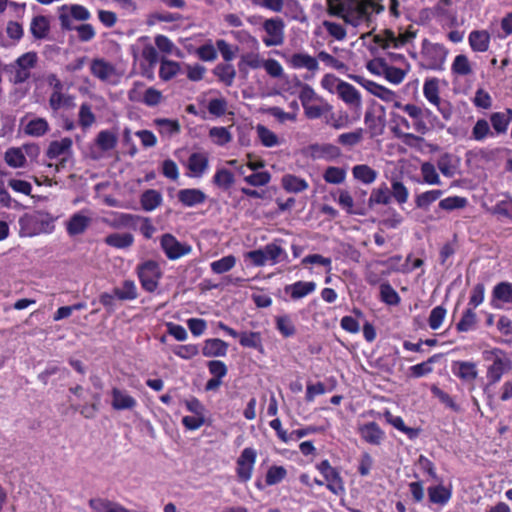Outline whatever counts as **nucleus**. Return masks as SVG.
<instances>
[{
  "label": "nucleus",
  "instance_id": "nucleus-35",
  "mask_svg": "<svg viewBox=\"0 0 512 512\" xmlns=\"http://www.w3.org/2000/svg\"><path fill=\"white\" fill-rule=\"evenodd\" d=\"M391 202V192L386 183L373 188L368 199V207L372 209L375 205H388Z\"/></svg>",
  "mask_w": 512,
  "mask_h": 512
},
{
  "label": "nucleus",
  "instance_id": "nucleus-29",
  "mask_svg": "<svg viewBox=\"0 0 512 512\" xmlns=\"http://www.w3.org/2000/svg\"><path fill=\"white\" fill-rule=\"evenodd\" d=\"M383 416L388 424L392 425L398 431L404 433L410 440H413L419 436V428L406 426L402 417L393 415L388 409L384 411Z\"/></svg>",
  "mask_w": 512,
  "mask_h": 512
},
{
  "label": "nucleus",
  "instance_id": "nucleus-27",
  "mask_svg": "<svg viewBox=\"0 0 512 512\" xmlns=\"http://www.w3.org/2000/svg\"><path fill=\"white\" fill-rule=\"evenodd\" d=\"M228 343L219 338H209L204 341L202 354L205 357H224L228 352Z\"/></svg>",
  "mask_w": 512,
  "mask_h": 512
},
{
  "label": "nucleus",
  "instance_id": "nucleus-34",
  "mask_svg": "<svg viewBox=\"0 0 512 512\" xmlns=\"http://www.w3.org/2000/svg\"><path fill=\"white\" fill-rule=\"evenodd\" d=\"M128 298V281H124L123 288H116L112 293H103L100 302L109 310H113L117 302Z\"/></svg>",
  "mask_w": 512,
  "mask_h": 512
},
{
  "label": "nucleus",
  "instance_id": "nucleus-19",
  "mask_svg": "<svg viewBox=\"0 0 512 512\" xmlns=\"http://www.w3.org/2000/svg\"><path fill=\"white\" fill-rule=\"evenodd\" d=\"M336 92L339 98L347 105L356 109L361 108V95L352 84L339 80Z\"/></svg>",
  "mask_w": 512,
  "mask_h": 512
},
{
  "label": "nucleus",
  "instance_id": "nucleus-20",
  "mask_svg": "<svg viewBox=\"0 0 512 512\" xmlns=\"http://www.w3.org/2000/svg\"><path fill=\"white\" fill-rule=\"evenodd\" d=\"M337 202L339 206L349 215L364 216L366 214L364 200L362 202H354V199L348 190H339Z\"/></svg>",
  "mask_w": 512,
  "mask_h": 512
},
{
  "label": "nucleus",
  "instance_id": "nucleus-21",
  "mask_svg": "<svg viewBox=\"0 0 512 512\" xmlns=\"http://www.w3.org/2000/svg\"><path fill=\"white\" fill-rule=\"evenodd\" d=\"M116 142L117 138L113 132L108 130L100 131L96 137L93 148L99 150V152L92 150V157L94 159H99L101 157V152L110 151L115 147Z\"/></svg>",
  "mask_w": 512,
  "mask_h": 512
},
{
  "label": "nucleus",
  "instance_id": "nucleus-16",
  "mask_svg": "<svg viewBox=\"0 0 512 512\" xmlns=\"http://www.w3.org/2000/svg\"><path fill=\"white\" fill-rule=\"evenodd\" d=\"M160 244L165 255L170 260L179 259L189 254L191 251V247L189 245L179 242L175 236L169 233L164 234L161 237Z\"/></svg>",
  "mask_w": 512,
  "mask_h": 512
},
{
  "label": "nucleus",
  "instance_id": "nucleus-25",
  "mask_svg": "<svg viewBox=\"0 0 512 512\" xmlns=\"http://www.w3.org/2000/svg\"><path fill=\"white\" fill-rule=\"evenodd\" d=\"M316 290L314 281H296L286 285L284 291L292 300H299L313 293Z\"/></svg>",
  "mask_w": 512,
  "mask_h": 512
},
{
  "label": "nucleus",
  "instance_id": "nucleus-44",
  "mask_svg": "<svg viewBox=\"0 0 512 512\" xmlns=\"http://www.w3.org/2000/svg\"><path fill=\"white\" fill-rule=\"evenodd\" d=\"M49 105L53 111L74 106L73 98L62 91H52L49 97Z\"/></svg>",
  "mask_w": 512,
  "mask_h": 512
},
{
  "label": "nucleus",
  "instance_id": "nucleus-49",
  "mask_svg": "<svg viewBox=\"0 0 512 512\" xmlns=\"http://www.w3.org/2000/svg\"><path fill=\"white\" fill-rule=\"evenodd\" d=\"M451 490L443 485L432 486L428 488V496L431 503L444 505L451 498Z\"/></svg>",
  "mask_w": 512,
  "mask_h": 512
},
{
  "label": "nucleus",
  "instance_id": "nucleus-51",
  "mask_svg": "<svg viewBox=\"0 0 512 512\" xmlns=\"http://www.w3.org/2000/svg\"><path fill=\"white\" fill-rule=\"evenodd\" d=\"M380 300L387 305L397 306L401 298L389 282H384L380 285Z\"/></svg>",
  "mask_w": 512,
  "mask_h": 512
},
{
  "label": "nucleus",
  "instance_id": "nucleus-45",
  "mask_svg": "<svg viewBox=\"0 0 512 512\" xmlns=\"http://www.w3.org/2000/svg\"><path fill=\"white\" fill-rule=\"evenodd\" d=\"M263 61L258 53L249 52L241 56L238 62V69L242 73H247L248 68L258 69L262 67Z\"/></svg>",
  "mask_w": 512,
  "mask_h": 512
},
{
  "label": "nucleus",
  "instance_id": "nucleus-59",
  "mask_svg": "<svg viewBox=\"0 0 512 512\" xmlns=\"http://www.w3.org/2000/svg\"><path fill=\"white\" fill-rule=\"evenodd\" d=\"M477 323V315L474 312V309L467 308L460 319V321L456 324V330L458 332H468L475 328Z\"/></svg>",
  "mask_w": 512,
  "mask_h": 512
},
{
  "label": "nucleus",
  "instance_id": "nucleus-24",
  "mask_svg": "<svg viewBox=\"0 0 512 512\" xmlns=\"http://www.w3.org/2000/svg\"><path fill=\"white\" fill-rule=\"evenodd\" d=\"M453 374L465 382H473L478 376L477 366L470 361H455L452 364Z\"/></svg>",
  "mask_w": 512,
  "mask_h": 512
},
{
  "label": "nucleus",
  "instance_id": "nucleus-52",
  "mask_svg": "<svg viewBox=\"0 0 512 512\" xmlns=\"http://www.w3.org/2000/svg\"><path fill=\"white\" fill-rule=\"evenodd\" d=\"M275 326L284 338L292 337L296 333V327L289 315L277 316L275 318Z\"/></svg>",
  "mask_w": 512,
  "mask_h": 512
},
{
  "label": "nucleus",
  "instance_id": "nucleus-23",
  "mask_svg": "<svg viewBox=\"0 0 512 512\" xmlns=\"http://www.w3.org/2000/svg\"><path fill=\"white\" fill-rule=\"evenodd\" d=\"M209 167V159L205 153L194 152L187 161V168L191 177H202Z\"/></svg>",
  "mask_w": 512,
  "mask_h": 512
},
{
  "label": "nucleus",
  "instance_id": "nucleus-2",
  "mask_svg": "<svg viewBox=\"0 0 512 512\" xmlns=\"http://www.w3.org/2000/svg\"><path fill=\"white\" fill-rule=\"evenodd\" d=\"M420 66L426 70L442 71L448 55L447 48L440 43L424 39L421 44Z\"/></svg>",
  "mask_w": 512,
  "mask_h": 512
},
{
  "label": "nucleus",
  "instance_id": "nucleus-9",
  "mask_svg": "<svg viewBox=\"0 0 512 512\" xmlns=\"http://www.w3.org/2000/svg\"><path fill=\"white\" fill-rule=\"evenodd\" d=\"M492 354H495V358L493 359L492 364L487 367L486 377H487V387L493 386L500 382L502 376L507 373L511 368V360L505 356L503 351L495 348L492 351Z\"/></svg>",
  "mask_w": 512,
  "mask_h": 512
},
{
  "label": "nucleus",
  "instance_id": "nucleus-64",
  "mask_svg": "<svg viewBox=\"0 0 512 512\" xmlns=\"http://www.w3.org/2000/svg\"><path fill=\"white\" fill-rule=\"evenodd\" d=\"M196 56L204 62H213L217 59V49L216 46L213 45L211 40H208L203 45L199 46L195 50Z\"/></svg>",
  "mask_w": 512,
  "mask_h": 512
},
{
  "label": "nucleus",
  "instance_id": "nucleus-17",
  "mask_svg": "<svg viewBox=\"0 0 512 512\" xmlns=\"http://www.w3.org/2000/svg\"><path fill=\"white\" fill-rule=\"evenodd\" d=\"M358 433L362 441L374 446L381 445L385 439V432L374 421L359 425Z\"/></svg>",
  "mask_w": 512,
  "mask_h": 512
},
{
  "label": "nucleus",
  "instance_id": "nucleus-55",
  "mask_svg": "<svg viewBox=\"0 0 512 512\" xmlns=\"http://www.w3.org/2000/svg\"><path fill=\"white\" fill-rule=\"evenodd\" d=\"M257 136L264 147H275L279 144L278 136L262 124L256 126Z\"/></svg>",
  "mask_w": 512,
  "mask_h": 512
},
{
  "label": "nucleus",
  "instance_id": "nucleus-39",
  "mask_svg": "<svg viewBox=\"0 0 512 512\" xmlns=\"http://www.w3.org/2000/svg\"><path fill=\"white\" fill-rule=\"evenodd\" d=\"M155 45L156 49L160 50L162 53L174 55L177 58H183L184 53L180 48L175 46V44L165 35L159 34L155 36Z\"/></svg>",
  "mask_w": 512,
  "mask_h": 512
},
{
  "label": "nucleus",
  "instance_id": "nucleus-6",
  "mask_svg": "<svg viewBox=\"0 0 512 512\" xmlns=\"http://www.w3.org/2000/svg\"><path fill=\"white\" fill-rule=\"evenodd\" d=\"M134 62H139L140 73L149 80L154 79V69L159 58L157 49L150 43H146L138 54L135 49L132 50Z\"/></svg>",
  "mask_w": 512,
  "mask_h": 512
},
{
  "label": "nucleus",
  "instance_id": "nucleus-11",
  "mask_svg": "<svg viewBox=\"0 0 512 512\" xmlns=\"http://www.w3.org/2000/svg\"><path fill=\"white\" fill-rule=\"evenodd\" d=\"M257 459V451L252 447H246L242 450L236 460V475L240 482H248L253 475L254 466Z\"/></svg>",
  "mask_w": 512,
  "mask_h": 512
},
{
  "label": "nucleus",
  "instance_id": "nucleus-56",
  "mask_svg": "<svg viewBox=\"0 0 512 512\" xmlns=\"http://www.w3.org/2000/svg\"><path fill=\"white\" fill-rule=\"evenodd\" d=\"M423 95L431 104L437 103L439 96V80L435 77L428 78L423 84Z\"/></svg>",
  "mask_w": 512,
  "mask_h": 512
},
{
  "label": "nucleus",
  "instance_id": "nucleus-5",
  "mask_svg": "<svg viewBox=\"0 0 512 512\" xmlns=\"http://www.w3.org/2000/svg\"><path fill=\"white\" fill-rule=\"evenodd\" d=\"M38 56L36 52H27L22 54L16 61L10 65L12 82L21 84L27 81L31 76V70L36 66Z\"/></svg>",
  "mask_w": 512,
  "mask_h": 512
},
{
  "label": "nucleus",
  "instance_id": "nucleus-26",
  "mask_svg": "<svg viewBox=\"0 0 512 512\" xmlns=\"http://www.w3.org/2000/svg\"><path fill=\"white\" fill-rule=\"evenodd\" d=\"M283 242V239L277 238L266 244L263 248L267 256V261H270L272 265L288 260V254L282 247Z\"/></svg>",
  "mask_w": 512,
  "mask_h": 512
},
{
  "label": "nucleus",
  "instance_id": "nucleus-15",
  "mask_svg": "<svg viewBox=\"0 0 512 512\" xmlns=\"http://www.w3.org/2000/svg\"><path fill=\"white\" fill-rule=\"evenodd\" d=\"M352 79L364 87L372 95L380 98L385 102H394V106L401 108L400 102L397 101V95L394 91L380 85L372 80L365 79L362 76H352Z\"/></svg>",
  "mask_w": 512,
  "mask_h": 512
},
{
  "label": "nucleus",
  "instance_id": "nucleus-14",
  "mask_svg": "<svg viewBox=\"0 0 512 512\" xmlns=\"http://www.w3.org/2000/svg\"><path fill=\"white\" fill-rule=\"evenodd\" d=\"M285 23L282 18L275 17L264 21L263 29L267 36L262 41L266 47L279 46L284 42Z\"/></svg>",
  "mask_w": 512,
  "mask_h": 512
},
{
  "label": "nucleus",
  "instance_id": "nucleus-12",
  "mask_svg": "<svg viewBox=\"0 0 512 512\" xmlns=\"http://www.w3.org/2000/svg\"><path fill=\"white\" fill-rule=\"evenodd\" d=\"M219 329L233 338H239V344L244 348H252L257 351H263L262 336L260 332L245 331L238 333L235 329L229 327L223 322L218 323Z\"/></svg>",
  "mask_w": 512,
  "mask_h": 512
},
{
  "label": "nucleus",
  "instance_id": "nucleus-10",
  "mask_svg": "<svg viewBox=\"0 0 512 512\" xmlns=\"http://www.w3.org/2000/svg\"><path fill=\"white\" fill-rule=\"evenodd\" d=\"M162 276L160 267L155 261H146L138 267V278L141 286L148 292H154Z\"/></svg>",
  "mask_w": 512,
  "mask_h": 512
},
{
  "label": "nucleus",
  "instance_id": "nucleus-54",
  "mask_svg": "<svg viewBox=\"0 0 512 512\" xmlns=\"http://www.w3.org/2000/svg\"><path fill=\"white\" fill-rule=\"evenodd\" d=\"M352 0H329L327 12L331 16L346 19Z\"/></svg>",
  "mask_w": 512,
  "mask_h": 512
},
{
  "label": "nucleus",
  "instance_id": "nucleus-1",
  "mask_svg": "<svg viewBox=\"0 0 512 512\" xmlns=\"http://www.w3.org/2000/svg\"><path fill=\"white\" fill-rule=\"evenodd\" d=\"M54 217L42 211L26 213L19 218L20 236L33 237L50 234L55 229Z\"/></svg>",
  "mask_w": 512,
  "mask_h": 512
},
{
  "label": "nucleus",
  "instance_id": "nucleus-7",
  "mask_svg": "<svg viewBox=\"0 0 512 512\" xmlns=\"http://www.w3.org/2000/svg\"><path fill=\"white\" fill-rule=\"evenodd\" d=\"M91 17L89 10L78 4H64L58 8V18L63 30H73V20L86 21Z\"/></svg>",
  "mask_w": 512,
  "mask_h": 512
},
{
  "label": "nucleus",
  "instance_id": "nucleus-42",
  "mask_svg": "<svg viewBox=\"0 0 512 512\" xmlns=\"http://www.w3.org/2000/svg\"><path fill=\"white\" fill-rule=\"evenodd\" d=\"M181 71L180 63L162 58L160 60L159 77L163 81H169L179 74Z\"/></svg>",
  "mask_w": 512,
  "mask_h": 512
},
{
  "label": "nucleus",
  "instance_id": "nucleus-62",
  "mask_svg": "<svg viewBox=\"0 0 512 512\" xmlns=\"http://www.w3.org/2000/svg\"><path fill=\"white\" fill-rule=\"evenodd\" d=\"M89 506L94 512H127L119 505L101 498L91 499Z\"/></svg>",
  "mask_w": 512,
  "mask_h": 512
},
{
  "label": "nucleus",
  "instance_id": "nucleus-36",
  "mask_svg": "<svg viewBox=\"0 0 512 512\" xmlns=\"http://www.w3.org/2000/svg\"><path fill=\"white\" fill-rule=\"evenodd\" d=\"M283 189L288 193H300L308 189V182L293 174H286L281 179Z\"/></svg>",
  "mask_w": 512,
  "mask_h": 512
},
{
  "label": "nucleus",
  "instance_id": "nucleus-48",
  "mask_svg": "<svg viewBox=\"0 0 512 512\" xmlns=\"http://www.w3.org/2000/svg\"><path fill=\"white\" fill-rule=\"evenodd\" d=\"M495 300L512 304V283L503 281L496 284L492 291V301Z\"/></svg>",
  "mask_w": 512,
  "mask_h": 512
},
{
  "label": "nucleus",
  "instance_id": "nucleus-47",
  "mask_svg": "<svg viewBox=\"0 0 512 512\" xmlns=\"http://www.w3.org/2000/svg\"><path fill=\"white\" fill-rule=\"evenodd\" d=\"M237 263V258L230 254L210 263V269L214 274H224L232 270Z\"/></svg>",
  "mask_w": 512,
  "mask_h": 512
},
{
  "label": "nucleus",
  "instance_id": "nucleus-3",
  "mask_svg": "<svg viewBox=\"0 0 512 512\" xmlns=\"http://www.w3.org/2000/svg\"><path fill=\"white\" fill-rule=\"evenodd\" d=\"M384 7L373 0H352L345 22L357 27L370 20L373 12L380 13Z\"/></svg>",
  "mask_w": 512,
  "mask_h": 512
},
{
  "label": "nucleus",
  "instance_id": "nucleus-41",
  "mask_svg": "<svg viewBox=\"0 0 512 512\" xmlns=\"http://www.w3.org/2000/svg\"><path fill=\"white\" fill-rule=\"evenodd\" d=\"M50 30V23L47 17L38 15L35 16L30 24V32L36 39H44L47 37Z\"/></svg>",
  "mask_w": 512,
  "mask_h": 512
},
{
  "label": "nucleus",
  "instance_id": "nucleus-60",
  "mask_svg": "<svg viewBox=\"0 0 512 512\" xmlns=\"http://www.w3.org/2000/svg\"><path fill=\"white\" fill-rule=\"evenodd\" d=\"M420 172L423 182L428 185H440L441 179L436 171L434 164L431 162H423L420 166Z\"/></svg>",
  "mask_w": 512,
  "mask_h": 512
},
{
  "label": "nucleus",
  "instance_id": "nucleus-18",
  "mask_svg": "<svg viewBox=\"0 0 512 512\" xmlns=\"http://www.w3.org/2000/svg\"><path fill=\"white\" fill-rule=\"evenodd\" d=\"M91 216L88 210L74 213L66 223V230L70 236L80 235L85 232L91 223Z\"/></svg>",
  "mask_w": 512,
  "mask_h": 512
},
{
  "label": "nucleus",
  "instance_id": "nucleus-40",
  "mask_svg": "<svg viewBox=\"0 0 512 512\" xmlns=\"http://www.w3.org/2000/svg\"><path fill=\"white\" fill-rule=\"evenodd\" d=\"M352 174L356 180L364 184H372L378 176L377 171L366 164L355 165Z\"/></svg>",
  "mask_w": 512,
  "mask_h": 512
},
{
  "label": "nucleus",
  "instance_id": "nucleus-43",
  "mask_svg": "<svg viewBox=\"0 0 512 512\" xmlns=\"http://www.w3.org/2000/svg\"><path fill=\"white\" fill-rule=\"evenodd\" d=\"M444 194L443 190L433 189L422 192L415 197V206L422 210H427L432 203L437 201Z\"/></svg>",
  "mask_w": 512,
  "mask_h": 512
},
{
  "label": "nucleus",
  "instance_id": "nucleus-30",
  "mask_svg": "<svg viewBox=\"0 0 512 512\" xmlns=\"http://www.w3.org/2000/svg\"><path fill=\"white\" fill-rule=\"evenodd\" d=\"M212 73L217 80L226 87L232 86L236 78V70L229 62L218 63L213 68Z\"/></svg>",
  "mask_w": 512,
  "mask_h": 512
},
{
  "label": "nucleus",
  "instance_id": "nucleus-63",
  "mask_svg": "<svg viewBox=\"0 0 512 512\" xmlns=\"http://www.w3.org/2000/svg\"><path fill=\"white\" fill-rule=\"evenodd\" d=\"M48 129V122L44 118H35L27 123L25 133L34 137H40L43 136Z\"/></svg>",
  "mask_w": 512,
  "mask_h": 512
},
{
  "label": "nucleus",
  "instance_id": "nucleus-31",
  "mask_svg": "<svg viewBox=\"0 0 512 512\" xmlns=\"http://www.w3.org/2000/svg\"><path fill=\"white\" fill-rule=\"evenodd\" d=\"M490 34L486 30H473L470 32L468 41L474 52H486L490 46Z\"/></svg>",
  "mask_w": 512,
  "mask_h": 512
},
{
  "label": "nucleus",
  "instance_id": "nucleus-50",
  "mask_svg": "<svg viewBox=\"0 0 512 512\" xmlns=\"http://www.w3.org/2000/svg\"><path fill=\"white\" fill-rule=\"evenodd\" d=\"M379 63L381 65V67H382V71H383V74H384L385 78L390 83H393V84L397 85V84H400L404 80V78L406 76V73H407L406 70H403L401 68L388 65L382 59L379 61Z\"/></svg>",
  "mask_w": 512,
  "mask_h": 512
},
{
  "label": "nucleus",
  "instance_id": "nucleus-8",
  "mask_svg": "<svg viewBox=\"0 0 512 512\" xmlns=\"http://www.w3.org/2000/svg\"><path fill=\"white\" fill-rule=\"evenodd\" d=\"M316 469L324 477L326 488L331 493L337 496L344 494V481L340 475V472L330 464L329 460H322L316 465Z\"/></svg>",
  "mask_w": 512,
  "mask_h": 512
},
{
  "label": "nucleus",
  "instance_id": "nucleus-28",
  "mask_svg": "<svg viewBox=\"0 0 512 512\" xmlns=\"http://www.w3.org/2000/svg\"><path fill=\"white\" fill-rule=\"evenodd\" d=\"M72 139L68 137L52 141L47 149V156L50 159L62 157L65 159L72 152Z\"/></svg>",
  "mask_w": 512,
  "mask_h": 512
},
{
  "label": "nucleus",
  "instance_id": "nucleus-33",
  "mask_svg": "<svg viewBox=\"0 0 512 512\" xmlns=\"http://www.w3.org/2000/svg\"><path fill=\"white\" fill-rule=\"evenodd\" d=\"M318 58H315L306 53H294L289 60V64L294 69L306 68L311 72L319 69Z\"/></svg>",
  "mask_w": 512,
  "mask_h": 512
},
{
  "label": "nucleus",
  "instance_id": "nucleus-38",
  "mask_svg": "<svg viewBox=\"0 0 512 512\" xmlns=\"http://www.w3.org/2000/svg\"><path fill=\"white\" fill-rule=\"evenodd\" d=\"M212 183L223 191H228L235 183L234 174L226 168H218L212 178Z\"/></svg>",
  "mask_w": 512,
  "mask_h": 512
},
{
  "label": "nucleus",
  "instance_id": "nucleus-13",
  "mask_svg": "<svg viewBox=\"0 0 512 512\" xmlns=\"http://www.w3.org/2000/svg\"><path fill=\"white\" fill-rule=\"evenodd\" d=\"M90 71L94 77L108 84H117L120 79V73L115 66L103 58L93 59L90 64Z\"/></svg>",
  "mask_w": 512,
  "mask_h": 512
},
{
  "label": "nucleus",
  "instance_id": "nucleus-46",
  "mask_svg": "<svg viewBox=\"0 0 512 512\" xmlns=\"http://www.w3.org/2000/svg\"><path fill=\"white\" fill-rule=\"evenodd\" d=\"M4 159L7 165L12 168H22L27 162L22 148L19 147L9 148L5 152Z\"/></svg>",
  "mask_w": 512,
  "mask_h": 512
},
{
  "label": "nucleus",
  "instance_id": "nucleus-61",
  "mask_svg": "<svg viewBox=\"0 0 512 512\" xmlns=\"http://www.w3.org/2000/svg\"><path fill=\"white\" fill-rule=\"evenodd\" d=\"M468 200L462 196H449L439 201L438 207L444 211L463 209L467 206Z\"/></svg>",
  "mask_w": 512,
  "mask_h": 512
},
{
  "label": "nucleus",
  "instance_id": "nucleus-22",
  "mask_svg": "<svg viewBox=\"0 0 512 512\" xmlns=\"http://www.w3.org/2000/svg\"><path fill=\"white\" fill-rule=\"evenodd\" d=\"M177 198L183 206L193 207L203 204L207 199V195L197 188H185L178 191Z\"/></svg>",
  "mask_w": 512,
  "mask_h": 512
},
{
  "label": "nucleus",
  "instance_id": "nucleus-58",
  "mask_svg": "<svg viewBox=\"0 0 512 512\" xmlns=\"http://www.w3.org/2000/svg\"><path fill=\"white\" fill-rule=\"evenodd\" d=\"M451 71L454 75L467 76L472 73V67L469 59L464 54H459L454 58L451 65Z\"/></svg>",
  "mask_w": 512,
  "mask_h": 512
},
{
  "label": "nucleus",
  "instance_id": "nucleus-57",
  "mask_svg": "<svg viewBox=\"0 0 512 512\" xmlns=\"http://www.w3.org/2000/svg\"><path fill=\"white\" fill-rule=\"evenodd\" d=\"M391 198L399 204L402 205L408 201L409 191L408 188L404 185V183L396 178L391 180Z\"/></svg>",
  "mask_w": 512,
  "mask_h": 512
},
{
  "label": "nucleus",
  "instance_id": "nucleus-53",
  "mask_svg": "<svg viewBox=\"0 0 512 512\" xmlns=\"http://www.w3.org/2000/svg\"><path fill=\"white\" fill-rule=\"evenodd\" d=\"M364 130L357 128L354 131L342 133L337 138V143L344 147H354L363 140Z\"/></svg>",
  "mask_w": 512,
  "mask_h": 512
},
{
  "label": "nucleus",
  "instance_id": "nucleus-32",
  "mask_svg": "<svg viewBox=\"0 0 512 512\" xmlns=\"http://www.w3.org/2000/svg\"><path fill=\"white\" fill-rule=\"evenodd\" d=\"M304 114L306 118L310 120L319 119L324 114L332 111V106L326 102L323 98L310 102L306 106H303Z\"/></svg>",
  "mask_w": 512,
  "mask_h": 512
},
{
  "label": "nucleus",
  "instance_id": "nucleus-37",
  "mask_svg": "<svg viewBox=\"0 0 512 512\" xmlns=\"http://www.w3.org/2000/svg\"><path fill=\"white\" fill-rule=\"evenodd\" d=\"M163 201L162 194L155 189L145 190L140 197V204L143 210L153 211L161 205Z\"/></svg>",
  "mask_w": 512,
  "mask_h": 512
},
{
  "label": "nucleus",
  "instance_id": "nucleus-4",
  "mask_svg": "<svg viewBox=\"0 0 512 512\" xmlns=\"http://www.w3.org/2000/svg\"><path fill=\"white\" fill-rule=\"evenodd\" d=\"M415 37L416 31L413 29V26L410 25L405 31L400 32L398 35L391 29H384L374 36L373 41L382 49L401 48L412 42Z\"/></svg>",
  "mask_w": 512,
  "mask_h": 512
}]
</instances>
